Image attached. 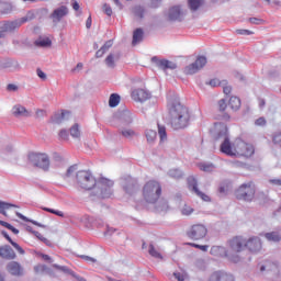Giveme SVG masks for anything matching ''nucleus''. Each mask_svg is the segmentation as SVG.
I'll list each match as a JSON object with an SVG mask.
<instances>
[{
  "instance_id": "31",
  "label": "nucleus",
  "mask_w": 281,
  "mask_h": 281,
  "mask_svg": "<svg viewBox=\"0 0 281 281\" xmlns=\"http://www.w3.org/2000/svg\"><path fill=\"white\" fill-rule=\"evenodd\" d=\"M67 117H69V112H61L60 114H55L53 122L54 124H61Z\"/></svg>"
},
{
  "instance_id": "62",
  "label": "nucleus",
  "mask_w": 281,
  "mask_h": 281,
  "mask_svg": "<svg viewBox=\"0 0 281 281\" xmlns=\"http://www.w3.org/2000/svg\"><path fill=\"white\" fill-rule=\"evenodd\" d=\"M269 183L272 186H280L281 187V180L280 179H270Z\"/></svg>"
},
{
  "instance_id": "30",
  "label": "nucleus",
  "mask_w": 281,
  "mask_h": 281,
  "mask_svg": "<svg viewBox=\"0 0 281 281\" xmlns=\"http://www.w3.org/2000/svg\"><path fill=\"white\" fill-rule=\"evenodd\" d=\"M120 100H121L120 94L112 93L109 99V106H111L112 109H115V106L120 104Z\"/></svg>"
},
{
  "instance_id": "35",
  "label": "nucleus",
  "mask_w": 281,
  "mask_h": 281,
  "mask_svg": "<svg viewBox=\"0 0 281 281\" xmlns=\"http://www.w3.org/2000/svg\"><path fill=\"white\" fill-rule=\"evenodd\" d=\"M147 142L153 143L155 139H157V132L154 130H147L146 133Z\"/></svg>"
},
{
  "instance_id": "60",
  "label": "nucleus",
  "mask_w": 281,
  "mask_h": 281,
  "mask_svg": "<svg viewBox=\"0 0 281 281\" xmlns=\"http://www.w3.org/2000/svg\"><path fill=\"white\" fill-rule=\"evenodd\" d=\"M173 276L178 281H184L186 280V277L181 272H176V273H173Z\"/></svg>"
},
{
  "instance_id": "2",
  "label": "nucleus",
  "mask_w": 281,
  "mask_h": 281,
  "mask_svg": "<svg viewBox=\"0 0 281 281\" xmlns=\"http://www.w3.org/2000/svg\"><path fill=\"white\" fill-rule=\"evenodd\" d=\"M213 137L215 142H221V139H223L220 146L221 153H223L224 155H227L228 157H235L236 139L234 143L229 140L227 125L223 123H215L213 127Z\"/></svg>"
},
{
  "instance_id": "59",
  "label": "nucleus",
  "mask_w": 281,
  "mask_h": 281,
  "mask_svg": "<svg viewBox=\"0 0 281 281\" xmlns=\"http://www.w3.org/2000/svg\"><path fill=\"white\" fill-rule=\"evenodd\" d=\"M80 259L85 260L86 262H95V259H93V257H89V256H85V255H81Z\"/></svg>"
},
{
  "instance_id": "4",
  "label": "nucleus",
  "mask_w": 281,
  "mask_h": 281,
  "mask_svg": "<svg viewBox=\"0 0 281 281\" xmlns=\"http://www.w3.org/2000/svg\"><path fill=\"white\" fill-rule=\"evenodd\" d=\"M161 196V184L156 180H149L143 187V198L146 203H156Z\"/></svg>"
},
{
  "instance_id": "22",
  "label": "nucleus",
  "mask_w": 281,
  "mask_h": 281,
  "mask_svg": "<svg viewBox=\"0 0 281 281\" xmlns=\"http://www.w3.org/2000/svg\"><path fill=\"white\" fill-rule=\"evenodd\" d=\"M157 65L159 69H162L164 71H166V69H177V64L168 59L158 60Z\"/></svg>"
},
{
  "instance_id": "51",
  "label": "nucleus",
  "mask_w": 281,
  "mask_h": 281,
  "mask_svg": "<svg viewBox=\"0 0 281 281\" xmlns=\"http://www.w3.org/2000/svg\"><path fill=\"white\" fill-rule=\"evenodd\" d=\"M12 67V61L5 60V61H0V69H10Z\"/></svg>"
},
{
  "instance_id": "14",
  "label": "nucleus",
  "mask_w": 281,
  "mask_h": 281,
  "mask_svg": "<svg viewBox=\"0 0 281 281\" xmlns=\"http://www.w3.org/2000/svg\"><path fill=\"white\" fill-rule=\"evenodd\" d=\"M187 183H188V188H189V190H191V192H194V194H196V196L202 199V201L210 203V201H211L210 195H207L204 192H201L199 190V182L196 181V178H194L193 176H190L187 179Z\"/></svg>"
},
{
  "instance_id": "55",
  "label": "nucleus",
  "mask_w": 281,
  "mask_h": 281,
  "mask_svg": "<svg viewBox=\"0 0 281 281\" xmlns=\"http://www.w3.org/2000/svg\"><path fill=\"white\" fill-rule=\"evenodd\" d=\"M256 126H265L267 124V120L265 117H259L255 121Z\"/></svg>"
},
{
  "instance_id": "64",
  "label": "nucleus",
  "mask_w": 281,
  "mask_h": 281,
  "mask_svg": "<svg viewBox=\"0 0 281 281\" xmlns=\"http://www.w3.org/2000/svg\"><path fill=\"white\" fill-rule=\"evenodd\" d=\"M41 258L45 260V262H52V257H49V255L42 254Z\"/></svg>"
},
{
  "instance_id": "54",
  "label": "nucleus",
  "mask_w": 281,
  "mask_h": 281,
  "mask_svg": "<svg viewBox=\"0 0 281 281\" xmlns=\"http://www.w3.org/2000/svg\"><path fill=\"white\" fill-rule=\"evenodd\" d=\"M218 251H223V247L213 246V247L211 248V255H212V256H218Z\"/></svg>"
},
{
  "instance_id": "26",
  "label": "nucleus",
  "mask_w": 281,
  "mask_h": 281,
  "mask_svg": "<svg viewBox=\"0 0 281 281\" xmlns=\"http://www.w3.org/2000/svg\"><path fill=\"white\" fill-rule=\"evenodd\" d=\"M265 237L267 238V240H269V243H280L281 240L280 233L278 232L267 233Z\"/></svg>"
},
{
  "instance_id": "10",
  "label": "nucleus",
  "mask_w": 281,
  "mask_h": 281,
  "mask_svg": "<svg viewBox=\"0 0 281 281\" xmlns=\"http://www.w3.org/2000/svg\"><path fill=\"white\" fill-rule=\"evenodd\" d=\"M97 186L99 190V196L101 199H111V196L113 195V180L100 178L97 182Z\"/></svg>"
},
{
  "instance_id": "21",
  "label": "nucleus",
  "mask_w": 281,
  "mask_h": 281,
  "mask_svg": "<svg viewBox=\"0 0 281 281\" xmlns=\"http://www.w3.org/2000/svg\"><path fill=\"white\" fill-rule=\"evenodd\" d=\"M2 236H4V238L8 239L10 245H12V247L15 248L18 254H20L21 256L25 255V250L23 249V247H21L16 241L12 240V238L10 237V235H8L7 232H2Z\"/></svg>"
},
{
  "instance_id": "6",
  "label": "nucleus",
  "mask_w": 281,
  "mask_h": 281,
  "mask_svg": "<svg viewBox=\"0 0 281 281\" xmlns=\"http://www.w3.org/2000/svg\"><path fill=\"white\" fill-rule=\"evenodd\" d=\"M131 124H133V114H131L128 111H124L119 116V133L126 139H131L136 135L135 130L130 127Z\"/></svg>"
},
{
  "instance_id": "46",
  "label": "nucleus",
  "mask_w": 281,
  "mask_h": 281,
  "mask_svg": "<svg viewBox=\"0 0 281 281\" xmlns=\"http://www.w3.org/2000/svg\"><path fill=\"white\" fill-rule=\"evenodd\" d=\"M222 87H223V91H224L225 95H229V93H232V86H227L226 80L223 81Z\"/></svg>"
},
{
  "instance_id": "49",
  "label": "nucleus",
  "mask_w": 281,
  "mask_h": 281,
  "mask_svg": "<svg viewBox=\"0 0 281 281\" xmlns=\"http://www.w3.org/2000/svg\"><path fill=\"white\" fill-rule=\"evenodd\" d=\"M33 234L34 236H36V238H38V240H42V243H46V244L49 243V240L45 238L43 234H41L40 232L35 231L33 232Z\"/></svg>"
},
{
  "instance_id": "58",
  "label": "nucleus",
  "mask_w": 281,
  "mask_h": 281,
  "mask_svg": "<svg viewBox=\"0 0 281 281\" xmlns=\"http://www.w3.org/2000/svg\"><path fill=\"white\" fill-rule=\"evenodd\" d=\"M59 137H60L61 139H69V133H67L66 130H61V131L59 132Z\"/></svg>"
},
{
  "instance_id": "53",
  "label": "nucleus",
  "mask_w": 281,
  "mask_h": 281,
  "mask_svg": "<svg viewBox=\"0 0 281 281\" xmlns=\"http://www.w3.org/2000/svg\"><path fill=\"white\" fill-rule=\"evenodd\" d=\"M34 269H35V272H36V273H44V271H47V266H45V265H38V266H36Z\"/></svg>"
},
{
  "instance_id": "27",
  "label": "nucleus",
  "mask_w": 281,
  "mask_h": 281,
  "mask_svg": "<svg viewBox=\"0 0 281 281\" xmlns=\"http://www.w3.org/2000/svg\"><path fill=\"white\" fill-rule=\"evenodd\" d=\"M240 100L237 97H232L228 101V106L232 111H238L240 109Z\"/></svg>"
},
{
  "instance_id": "34",
  "label": "nucleus",
  "mask_w": 281,
  "mask_h": 281,
  "mask_svg": "<svg viewBox=\"0 0 281 281\" xmlns=\"http://www.w3.org/2000/svg\"><path fill=\"white\" fill-rule=\"evenodd\" d=\"M111 47V42H108L104 46H102L99 50H97L95 56L97 58H102L106 50Z\"/></svg>"
},
{
  "instance_id": "9",
  "label": "nucleus",
  "mask_w": 281,
  "mask_h": 281,
  "mask_svg": "<svg viewBox=\"0 0 281 281\" xmlns=\"http://www.w3.org/2000/svg\"><path fill=\"white\" fill-rule=\"evenodd\" d=\"M29 164L42 170H49V157L45 154L31 153L27 156Z\"/></svg>"
},
{
  "instance_id": "29",
  "label": "nucleus",
  "mask_w": 281,
  "mask_h": 281,
  "mask_svg": "<svg viewBox=\"0 0 281 281\" xmlns=\"http://www.w3.org/2000/svg\"><path fill=\"white\" fill-rule=\"evenodd\" d=\"M119 59H120V56H116L114 54H110L105 58V65L108 67H110L111 69H113V67H115V60H119Z\"/></svg>"
},
{
  "instance_id": "45",
  "label": "nucleus",
  "mask_w": 281,
  "mask_h": 281,
  "mask_svg": "<svg viewBox=\"0 0 281 281\" xmlns=\"http://www.w3.org/2000/svg\"><path fill=\"white\" fill-rule=\"evenodd\" d=\"M45 212H49L50 214H55L56 216H60L61 218L65 216V213L63 211H56L54 209H44Z\"/></svg>"
},
{
  "instance_id": "33",
  "label": "nucleus",
  "mask_w": 281,
  "mask_h": 281,
  "mask_svg": "<svg viewBox=\"0 0 281 281\" xmlns=\"http://www.w3.org/2000/svg\"><path fill=\"white\" fill-rule=\"evenodd\" d=\"M182 216H192L194 214V209L188 204H184L181 209Z\"/></svg>"
},
{
  "instance_id": "17",
  "label": "nucleus",
  "mask_w": 281,
  "mask_h": 281,
  "mask_svg": "<svg viewBox=\"0 0 281 281\" xmlns=\"http://www.w3.org/2000/svg\"><path fill=\"white\" fill-rule=\"evenodd\" d=\"M0 258H3V260H14L16 259V252H14L12 247L4 245L0 247Z\"/></svg>"
},
{
  "instance_id": "40",
  "label": "nucleus",
  "mask_w": 281,
  "mask_h": 281,
  "mask_svg": "<svg viewBox=\"0 0 281 281\" xmlns=\"http://www.w3.org/2000/svg\"><path fill=\"white\" fill-rule=\"evenodd\" d=\"M217 110L220 113H225V111H227V102L224 99H221L217 102Z\"/></svg>"
},
{
  "instance_id": "50",
  "label": "nucleus",
  "mask_w": 281,
  "mask_h": 281,
  "mask_svg": "<svg viewBox=\"0 0 281 281\" xmlns=\"http://www.w3.org/2000/svg\"><path fill=\"white\" fill-rule=\"evenodd\" d=\"M249 23H251L252 25H262L265 22L262 21V19L250 18Z\"/></svg>"
},
{
  "instance_id": "32",
  "label": "nucleus",
  "mask_w": 281,
  "mask_h": 281,
  "mask_svg": "<svg viewBox=\"0 0 281 281\" xmlns=\"http://www.w3.org/2000/svg\"><path fill=\"white\" fill-rule=\"evenodd\" d=\"M158 135L160 137V142H166L168 139V134L166 132V126L158 124Z\"/></svg>"
},
{
  "instance_id": "42",
  "label": "nucleus",
  "mask_w": 281,
  "mask_h": 281,
  "mask_svg": "<svg viewBox=\"0 0 281 281\" xmlns=\"http://www.w3.org/2000/svg\"><path fill=\"white\" fill-rule=\"evenodd\" d=\"M187 245H189V247H194L195 249H200L201 251H207V249H210V246L207 245H198L194 243H188Z\"/></svg>"
},
{
  "instance_id": "5",
  "label": "nucleus",
  "mask_w": 281,
  "mask_h": 281,
  "mask_svg": "<svg viewBox=\"0 0 281 281\" xmlns=\"http://www.w3.org/2000/svg\"><path fill=\"white\" fill-rule=\"evenodd\" d=\"M235 199H237V201L251 203L254 199H256V183H254V181H248L240 184L235 190Z\"/></svg>"
},
{
  "instance_id": "38",
  "label": "nucleus",
  "mask_w": 281,
  "mask_h": 281,
  "mask_svg": "<svg viewBox=\"0 0 281 281\" xmlns=\"http://www.w3.org/2000/svg\"><path fill=\"white\" fill-rule=\"evenodd\" d=\"M188 3L191 10H199V8H201V4L203 3V0H188Z\"/></svg>"
},
{
  "instance_id": "1",
  "label": "nucleus",
  "mask_w": 281,
  "mask_h": 281,
  "mask_svg": "<svg viewBox=\"0 0 281 281\" xmlns=\"http://www.w3.org/2000/svg\"><path fill=\"white\" fill-rule=\"evenodd\" d=\"M169 122L176 131L186 128L190 124V111L181 102H169Z\"/></svg>"
},
{
  "instance_id": "8",
  "label": "nucleus",
  "mask_w": 281,
  "mask_h": 281,
  "mask_svg": "<svg viewBox=\"0 0 281 281\" xmlns=\"http://www.w3.org/2000/svg\"><path fill=\"white\" fill-rule=\"evenodd\" d=\"M236 149L235 157H244L245 159H249L254 157L256 153V147L251 143H247L240 138L236 139Z\"/></svg>"
},
{
  "instance_id": "25",
  "label": "nucleus",
  "mask_w": 281,
  "mask_h": 281,
  "mask_svg": "<svg viewBox=\"0 0 281 281\" xmlns=\"http://www.w3.org/2000/svg\"><path fill=\"white\" fill-rule=\"evenodd\" d=\"M229 278H232V277H229L227 273H225V272H214L212 276H211V278H210V280L211 281H227V280H229Z\"/></svg>"
},
{
  "instance_id": "63",
  "label": "nucleus",
  "mask_w": 281,
  "mask_h": 281,
  "mask_svg": "<svg viewBox=\"0 0 281 281\" xmlns=\"http://www.w3.org/2000/svg\"><path fill=\"white\" fill-rule=\"evenodd\" d=\"M76 170V166H71L68 168L67 170V177H71V175H74V171Z\"/></svg>"
},
{
  "instance_id": "57",
  "label": "nucleus",
  "mask_w": 281,
  "mask_h": 281,
  "mask_svg": "<svg viewBox=\"0 0 281 281\" xmlns=\"http://www.w3.org/2000/svg\"><path fill=\"white\" fill-rule=\"evenodd\" d=\"M37 76L41 80H47V75L41 68H37Z\"/></svg>"
},
{
  "instance_id": "11",
  "label": "nucleus",
  "mask_w": 281,
  "mask_h": 281,
  "mask_svg": "<svg viewBox=\"0 0 281 281\" xmlns=\"http://www.w3.org/2000/svg\"><path fill=\"white\" fill-rule=\"evenodd\" d=\"M187 236L191 240H203L207 236V226L204 224H193L187 231Z\"/></svg>"
},
{
  "instance_id": "41",
  "label": "nucleus",
  "mask_w": 281,
  "mask_h": 281,
  "mask_svg": "<svg viewBox=\"0 0 281 281\" xmlns=\"http://www.w3.org/2000/svg\"><path fill=\"white\" fill-rule=\"evenodd\" d=\"M70 135H71V137H75V138L80 137V127L78 126V124H75V125L70 128Z\"/></svg>"
},
{
  "instance_id": "20",
  "label": "nucleus",
  "mask_w": 281,
  "mask_h": 281,
  "mask_svg": "<svg viewBox=\"0 0 281 281\" xmlns=\"http://www.w3.org/2000/svg\"><path fill=\"white\" fill-rule=\"evenodd\" d=\"M16 207L19 206H16L15 204L0 201V214H3V216H9V214H12V212H14Z\"/></svg>"
},
{
  "instance_id": "47",
  "label": "nucleus",
  "mask_w": 281,
  "mask_h": 281,
  "mask_svg": "<svg viewBox=\"0 0 281 281\" xmlns=\"http://www.w3.org/2000/svg\"><path fill=\"white\" fill-rule=\"evenodd\" d=\"M199 168L202 172H212V170H214V166L212 165H202Z\"/></svg>"
},
{
  "instance_id": "52",
  "label": "nucleus",
  "mask_w": 281,
  "mask_h": 281,
  "mask_svg": "<svg viewBox=\"0 0 281 281\" xmlns=\"http://www.w3.org/2000/svg\"><path fill=\"white\" fill-rule=\"evenodd\" d=\"M209 85L211 87H223V81L218 80V79H212Z\"/></svg>"
},
{
  "instance_id": "43",
  "label": "nucleus",
  "mask_w": 281,
  "mask_h": 281,
  "mask_svg": "<svg viewBox=\"0 0 281 281\" xmlns=\"http://www.w3.org/2000/svg\"><path fill=\"white\" fill-rule=\"evenodd\" d=\"M137 182L135 180H127L126 184L124 186L125 192H131V188H135Z\"/></svg>"
},
{
  "instance_id": "13",
  "label": "nucleus",
  "mask_w": 281,
  "mask_h": 281,
  "mask_svg": "<svg viewBox=\"0 0 281 281\" xmlns=\"http://www.w3.org/2000/svg\"><path fill=\"white\" fill-rule=\"evenodd\" d=\"M23 23H27V18H22L20 21L0 22V38H3L7 32H14V30H19Z\"/></svg>"
},
{
  "instance_id": "48",
  "label": "nucleus",
  "mask_w": 281,
  "mask_h": 281,
  "mask_svg": "<svg viewBox=\"0 0 281 281\" xmlns=\"http://www.w3.org/2000/svg\"><path fill=\"white\" fill-rule=\"evenodd\" d=\"M236 34H239L241 36H251V34H254V32L249 31V30H237Z\"/></svg>"
},
{
  "instance_id": "24",
  "label": "nucleus",
  "mask_w": 281,
  "mask_h": 281,
  "mask_svg": "<svg viewBox=\"0 0 281 281\" xmlns=\"http://www.w3.org/2000/svg\"><path fill=\"white\" fill-rule=\"evenodd\" d=\"M144 40V30L142 29H136L133 33V41L132 44L133 45H137V43H142V41Z\"/></svg>"
},
{
  "instance_id": "12",
  "label": "nucleus",
  "mask_w": 281,
  "mask_h": 281,
  "mask_svg": "<svg viewBox=\"0 0 281 281\" xmlns=\"http://www.w3.org/2000/svg\"><path fill=\"white\" fill-rule=\"evenodd\" d=\"M205 65H207V58L205 56H199L194 63L184 67L183 72L186 76H193V74L201 71Z\"/></svg>"
},
{
  "instance_id": "16",
  "label": "nucleus",
  "mask_w": 281,
  "mask_h": 281,
  "mask_svg": "<svg viewBox=\"0 0 281 281\" xmlns=\"http://www.w3.org/2000/svg\"><path fill=\"white\" fill-rule=\"evenodd\" d=\"M132 99L135 102H146V100L150 99V92L145 89H135L132 91Z\"/></svg>"
},
{
  "instance_id": "23",
  "label": "nucleus",
  "mask_w": 281,
  "mask_h": 281,
  "mask_svg": "<svg viewBox=\"0 0 281 281\" xmlns=\"http://www.w3.org/2000/svg\"><path fill=\"white\" fill-rule=\"evenodd\" d=\"M13 115L15 117H27L30 115V112L22 105H15L13 106Z\"/></svg>"
},
{
  "instance_id": "3",
  "label": "nucleus",
  "mask_w": 281,
  "mask_h": 281,
  "mask_svg": "<svg viewBox=\"0 0 281 281\" xmlns=\"http://www.w3.org/2000/svg\"><path fill=\"white\" fill-rule=\"evenodd\" d=\"M229 250L228 254L234 256V254H240V251H245L248 249L251 254H258L260 249H262V241L259 237H250L248 240L237 236L228 241Z\"/></svg>"
},
{
  "instance_id": "39",
  "label": "nucleus",
  "mask_w": 281,
  "mask_h": 281,
  "mask_svg": "<svg viewBox=\"0 0 281 281\" xmlns=\"http://www.w3.org/2000/svg\"><path fill=\"white\" fill-rule=\"evenodd\" d=\"M169 177H171V179H181L183 173L179 169H171L169 171Z\"/></svg>"
},
{
  "instance_id": "44",
  "label": "nucleus",
  "mask_w": 281,
  "mask_h": 281,
  "mask_svg": "<svg viewBox=\"0 0 281 281\" xmlns=\"http://www.w3.org/2000/svg\"><path fill=\"white\" fill-rule=\"evenodd\" d=\"M103 12L104 14H106V16L113 15V9L111 8L110 4H106V3L103 4Z\"/></svg>"
},
{
  "instance_id": "18",
  "label": "nucleus",
  "mask_w": 281,
  "mask_h": 281,
  "mask_svg": "<svg viewBox=\"0 0 281 281\" xmlns=\"http://www.w3.org/2000/svg\"><path fill=\"white\" fill-rule=\"evenodd\" d=\"M182 16H183V11L181 10V7L176 5L169 9V12H168L169 21H181Z\"/></svg>"
},
{
  "instance_id": "36",
  "label": "nucleus",
  "mask_w": 281,
  "mask_h": 281,
  "mask_svg": "<svg viewBox=\"0 0 281 281\" xmlns=\"http://www.w3.org/2000/svg\"><path fill=\"white\" fill-rule=\"evenodd\" d=\"M149 255H151L153 258H158L159 260H161L164 257L161 256V252H158L155 249V246L151 244L149 245V250H148Z\"/></svg>"
},
{
  "instance_id": "28",
  "label": "nucleus",
  "mask_w": 281,
  "mask_h": 281,
  "mask_svg": "<svg viewBox=\"0 0 281 281\" xmlns=\"http://www.w3.org/2000/svg\"><path fill=\"white\" fill-rule=\"evenodd\" d=\"M35 45L37 47H52V40H49V37H40L35 42Z\"/></svg>"
},
{
  "instance_id": "19",
  "label": "nucleus",
  "mask_w": 281,
  "mask_h": 281,
  "mask_svg": "<svg viewBox=\"0 0 281 281\" xmlns=\"http://www.w3.org/2000/svg\"><path fill=\"white\" fill-rule=\"evenodd\" d=\"M7 271H9L11 276H23V267L16 261L9 262L7 265Z\"/></svg>"
},
{
  "instance_id": "15",
  "label": "nucleus",
  "mask_w": 281,
  "mask_h": 281,
  "mask_svg": "<svg viewBox=\"0 0 281 281\" xmlns=\"http://www.w3.org/2000/svg\"><path fill=\"white\" fill-rule=\"evenodd\" d=\"M67 14H69V8L61 5L52 12L50 19L53 23H60V21H63Z\"/></svg>"
},
{
  "instance_id": "61",
  "label": "nucleus",
  "mask_w": 281,
  "mask_h": 281,
  "mask_svg": "<svg viewBox=\"0 0 281 281\" xmlns=\"http://www.w3.org/2000/svg\"><path fill=\"white\" fill-rule=\"evenodd\" d=\"M266 267L268 269H271V267H276V263H271V261H268L265 266L260 267V271H265Z\"/></svg>"
},
{
  "instance_id": "56",
  "label": "nucleus",
  "mask_w": 281,
  "mask_h": 281,
  "mask_svg": "<svg viewBox=\"0 0 281 281\" xmlns=\"http://www.w3.org/2000/svg\"><path fill=\"white\" fill-rule=\"evenodd\" d=\"M135 14H136V16H139V19H143L144 18V9L142 7H137L135 9Z\"/></svg>"
},
{
  "instance_id": "37",
  "label": "nucleus",
  "mask_w": 281,
  "mask_h": 281,
  "mask_svg": "<svg viewBox=\"0 0 281 281\" xmlns=\"http://www.w3.org/2000/svg\"><path fill=\"white\" fill-rule=\"evenodd\" d=\"M15 215L18 216V218H21V221H24L25 223H32L33 225L41 227V224H38V222L32 221L19 212H15Z\"/></svg>"
},
{
  "instance_id": "7",
  "label": "nucleus",
  "mask_w": 281,
  "mask_h": 281,
  "mask_svg": "<svg viewBox=\"0 0 281 281\" xmlns=\"http://www.w3.org/2000/svg\"><path fill=\"white\" fill-rule=\"evenodd\" d=\"M76 183L81 190H93V188L98 186V180H95L91 171L80 170L76 175Z\"/></svg>"
}]
</instances>
